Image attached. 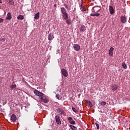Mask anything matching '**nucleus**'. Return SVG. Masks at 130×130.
I'll list each match as a JSON object with an SVG mask.
<instances>
[{
    "mask_svg": "<svg viewBox=\"0 0 130 130\" xmlns=\"http://www.w3.org/2000/svg\"><path fill=\"white\" fill-rule=\"evenodd\" d=\"M34 94L36 95V96H39V98H40L41 96H44V94L38 90H35L34 91Z\"/></svg>",
    "mask_w": 130,
    "mask_h": 130,
    "instance_id": "nucleus-1",
    "label": "nucleus"
},
{
    "mask_svg": "<svg viewBox=\"0 0 130 130\" xmlns=\"http://www.w3.org/2000/svg\"><path fill=\"white\" fill-rule=\"evenodd\" d=\"M61 74L63 75V76L67 78L69 76V73H68V71L64 69H62L61 70Z\"/></svg>",
    "mask_w": 130,
    "mask_h": 130,
    "instance_id": "nucleus-2",
    "label": "nucleus"
},
{
    "mask_svg": "<svg viewBox=\"0 0 130 130\" xmlns=\"http://www.w3.org/2000/svg\"><path fill=\"white\" fill-rule=\"evenodd\" d=\"M55 119L56 121L57 124H61V121H60V117L58 115H56Z\"/></svg>",
    "mask_w": 130,
    "mask_h": 130,
    "instance_id": "nucleus-3",
    "label": "nucleus"
},
{
    "mask_svg": "<svg viewBox=\"0 0 130 130\" xmlns=\"http://www.w3.org/2000/svg\"><path fill=\"white\" fill-rule=\"evenodd\" d=\"M120 20L123 24L125 23L126 22V17L125 15L121 16Z\"/></svg>",
    "mask_w": 130,
    "mask_h": 130,
    "instance_id": "nucleus-4",
    "label": "nucleus"
},
{
    "mask_svg": "<svg viewBox=\"0 0 130 130\" xmlns=\"http://www.w3.org/2000/svg\"><path fill=\"white\" fill-rule=\"evenodd\" d=\"M73 48L74 50H76V51H79V50L81 49V47L78 44H74L73 45Z\"/></svg>",
    "mask_w": 130,
    "mask_h": 130,
    "instance_id": "nucleus-5",
    "label": "nucleus"
},
{
    "mask_svg": "<svg viewBox=\"0 0 130 130\" xmlns=\"http://www.w3.org/2000/svg\"><path fill=\"white\" fill-rule=\"evenodd\" d=\"M11 119L13 122L17 121V116L15 114H12L11 117Z\"/></svg>",
    "mask_w": 130,
    "mask_h": 130,
    "instance_id": "nucleus-6",
    "label": "nucleus"
},
{
    "mask_svg": "<svg viewBox=\"0 0 130 130\" xmlns=\"http://www.w3.org/2000/svg\"><path fill=\"white\" fill-rule=\"evenodd\" d=\"M109 12L111 15H113L115 13V10H114V9L111 6H109Z\"/></svg>",
    "mask_w": 130,
    "mask_h": 130,
    "instance_id": "nucleus-7",
    "label": "nucleus"
},
{
    "mask_svg": "<svg viewBox=\"0 0 130 130\" xmlns=\"http://www.w3.org/2000/svg\"><path fill=\"white\" fill-rule=\"evenodd\" d=\"M39 98L40 99H41V100H42L44 103H47L48 102L47 99H46V97L44 96V95H42Z\"/></svg>",
    "mask_w": 130,
    "mask_h": 130,
    "instance_id": "nucleus-8",
    "label": "nucleus"
},
{
    "mask_svg": "<svg viewBox=\"0 0 130 130\" xmlns=\"http://www.w3.org/2000/svg\"><path fill=\"white\" fill-rule=\"evenodd\" d=\"M113 50H114V48L111 47L109 50V55H110V56H112L113 55Z\"/></svg>",
    "mask_w": 130,
    "mask_h": 130,
    "instance_id": "nucleus-9",
    "label": "nucleus"
},
{
    "mask_svg": "<svg viewBox=\"0 0 130 130\" xmlns=\"http://www.w3.org/2000/svg\"><path fill=\"white\" fill-rule=\"evenodd\" d=\"M111 88H112L113 91H115L117 90L118 86H117L116 84H112L111 85Z\"/></svg>",
    "mask_w": 130,
    "mask_h": 130,
    "instance_id": "nucleus-10",
    "label": "nucleus"
},
{
    "mask_svg": "<svg viewBox=\"0 0 130 130\" xmlns=\"http://www.w3.org/2000/svg\"><path fill=\"white\" fill-rule=\"evenodd\" d=\"M6 20H11L12 19V14L11 12H8L6 18Z\"/></svg>",
    "mask_w": 130,
    "mask_h": 130,
    "instance_id": "nucleus-11",
    "label": "nucleus"
},
{
    "mask_svg": "<svg viewBox=\"0 0 130 130\" xmlns=\"http://www.w3.org/2000/svg\"><path fill=\"white\" fill-rule=\"evenodd\" d=\"M54 38V37L53 36V34L52 33H50L48 37V39L50 41V40H52Z\"/></svg>",
    "mask_w": 130,
    "mask_h": 130,
    "instance_id": "nucleus-12",
    "label": "nucleus"
},
{
    "mask_svg": "<svg viewBox=\"0 0 130 130\" xmlns=\"http://www.w3.org/2000/svg\"><path fill=\"white\" fill-rule=\"evenodd\" d=\"M7 3L9 5H11V6H14L15 5V2L14 0H7Z\"/></svg>",
    "mask_w": 130,
    "mask_h": 130,
    "instance_id": "nucleus-13",
    "label": "nucleus"
},
{
    "mask_svg": "<svg viewBox=\"0 0 130 130\" xmlns=\"http://www.w3.org/2000/svg\"><path fill=\"white\" fill-rule=\"evenodd\" d=\"M62 17L64 19V20H68V19L69 18V16L68 15V13H63L62 14Z\"/></svg>",
    "mask_w": 130,
    "mask_h": 130,
    "instance_id": "nucleus-14",
    "label": "nucleus"
},
{
    "mask_svg": "<svg viewBox=\"0 0 130 130\" xmlns=\"http://www.w3.org/2000/svg\"><path fill=\"white\" fill-rule=\"evenodd\" d=\"M91 17H99L100 16V13H91L90 14Z\"/></svg>",
    "mask_w": 130,
    "mask_h": 130,
    "instance_id": "nucleus-15",
    "label": "nucleus"
},
{
    "mask_svg": "<svg viewBox=\"0 0 130 130\" xmlns=\"http://www.w3.org/2000/svg\"><path fill=\"white\" fill-rule=\"evenodd\" d=\"M80 31H81V32H84L86 31V27H85V25H81Z\"/></svg>",
    "mask_w": 130,
    "mask_h": 130,
    "instance_id": "nucleus-16",
    "label": "nucleus"
},
{
    "mask_svg": "<svg viewBox=\"0 0 130 130\" xmlns=\"http://www.w3.org/2000/svg\"><path fill=\"white\" fill-rule=\"evenodd\" d=\"M40 15V13H39V12H38L37 13H36L35 15V19H36V20H38V19H39Z\"/></svg>",
    "mask_w": 130,
    "mask_h": 130,
    "instance_id": "nucleus-17",
    "label": "nucleus"
},
{
    "mask_svg": "<svg viewBox=\"0 0 130 130\" xmlns=\"http://www.w3.org/2000/svg\"><path fill=\"white\" fill-rule=\"evenodd\" d=\"M66 20V23L68 25H71V24H72V19H71V18H69Z\"/></svg>",
    "mask_w": 130,
    "mask_h": 130,
    "instance_id": "nucleus-18",
    "label": "nucleus"
},
{
    "mask_svg": "<svg viewBox=\"0 0 130 130\" xmlns=\"http://www.w3.org/2000/svg\"><path fill=\"white\" fill-rule=\"evenodd\" d=\"M57 111L59 112V113L60 114H61V115H62V114H64V112L63 111V110H62V109H59L57 110Z\"/></svg>",
    "mask_w": 130,
    "mask_h": 130,
    "instance_id": "nucleus-19",
    "label": "nucleus"
},
{
    "mask_svg": "<svg viewBox=\"0 0 130 130\" xmlns=\"http://www.w3.org/2000/svg\"><path fill=\"white\" fill-rule=\"evenodd\" d=\"M122 67L123 69H124V70H126L127 69V66H126V64L125 62L122 63Z\"/></svg>",
    "mask_w": 130,
    "mask_h": 130,
    "instance_id": "nucleus-20",
    "label": "nucleus"
},
{
    "mask_svg": "<svg viewBox=\"0 0 130 130\" xmlns=\"http://www.w3.org/2000/svg\"><path fill=\"white\" fill-rule=\"evenodd\" d=\"M66 12H67V10H66V9H64V8L62 7L61 8V12L62 14L67 13Z\"/></svg>",
    "mask_w": 130,
    "mask_h": 130,
    "instance_id": "nucleus-21",
    "label": "nucleus"
},
{
    "mask_svg": "<svg viewBox=\"0 0 130 130\" xmlns=\"http://www.w3.org/2000/svg\"><path fill=\"white\" fill-rule=\"evenodd\" d=\"M18 20H24V16L23 15H19L17 17Z\"/></svg>",
    "mask_w": 130,
    "mask_h": 130,
    "instance_id": "nucleus-22",
    "label": "nucleus"
},
{
    "mask_svg": "<svg viewBox=\"0 0 130 130\" xmlns=\"http://www.w3.org/2000/svg\"><path fill=\"white\" fill-rule=\"evenodd\" d=\"M56 97L57 99H58V100H60V95H59V94L57 93L56 94Z\"/></svg>",
    "mask_w": 130,
    "mask_h": 130,
    "instance_id": "nucleus-23",
    "label": "nucleus"
},
{
    "mask_svg": "<svg viewBox=\"0 0 130 130\" xmlns=\"http://www.w3.org/2000/svg\"><path fill=\"white\" fill-rule=\"evenodd\" d=\"M87 103L90 107H92L93 106V105H92V102H91V101H89Z\"/></svg>",
    "mask_w": 130,
    "mask_h": 130,
    "instance_id": "nucleus-24",
    "label": "nucleus"
},
{
    "mask_svg": "<svg viewBox=\"0 0 130 130\" xmlns=\"http://www.w3.org/2000/svg\"><path fill=\"white\" fill-rule=\"evenodd\" d=\"M100 104L102 106H104L106 105V102H102Z\"/></svg>",
    "mask_w": 130,
    "mask_h": 130,
    "instance_id": "nucleus-25",
    "label": "nucleus"
},
{
    "mask_svg": "<svg viewBox=\"0 0 130 130\" xmlns=\"http://www.w3.org/2000/svg\"><path fill=\"white\" fill-rule=\"evenodd\" d=\"M95 124L96 126V128L97 129H100V127L99 126V124H98V123H95Z\"/></svg>",
    "mask_w": 130,
    "mask_h": 130,
    "instance_id": "nucleus-26",
    "label": "nucleus"
},
{
    "mask_svg": "<svg viewBox=\"0 0 130 130\" xmlns=\"http://www.w3.org/2000/svg\"><path fill=\"white\" fill-rule=\"evenodd\" d=\"M72 110L73 111H74V112H75L76 113H77V112H78V111L77 110V109H76V108L72 107Z\"/></svg>",
    "mask_w": 130,
    "mask_h": 130,
    "instance_id": "nucleus-27",
    "label": "nucleus"
},
{
    "mask_svg": "<svg viewBox=\"0 0 130 130\" xmlns=\"http://www.w3.org/2000/svg\"><path fill=\"white\" fill-rule=\"evenodd\" d=\"M71 124H76V122L75 121V120H72L71 122H70Z\"/></svg>",
    "mask_w": 130,
    "mask_h": 130,
    "instance_id": "nucleus-28",
    "label": "nucleus"
},
{
    "mask_svg": "<svg viewBox=\"0 0 130 130\" xmlns=\"http://www.w3.org/2000/svg\"><path fill=\"white\" fill-rule=\"evenodd\" d=\"M0 41H2V42H5L6 41V39L1 38V39H0Z\"/></svg>",
    "mask_w": 130,
    "mask_h": 130,
    "instance_id": "nucleus-29",
    "label": "nucleus"
},
{
    "mask_svg": "<svg viewBox=\"0 0 130 130\" xmlns=\"http://www.w3.org/2000/svg\"><path fill=\"white\" fill-rule=\"evenodd\" d=\"M68 120H69V122H71L73 120V118H72V117H69Z\"/></svg>",
    "mask_w": 130,
    "mask_h": 130,
    "instance_id": "nucleus-30",
    "label": "nucleus"
},
{
    "mask_svg": "<svg viewBox=\"0 0 130 130\" xmlns=\"http://www.w3.org/2000/svg\"><path fill=\"white\" fill-rule=\"evenodd\" d=\"M16 86L15 84L11 86V89H14V88H16Z\"/></svg>",
    "mask_w": 130,
    "mask_h": 130,
    "instance_id": "nucleus-31",
    "label": "nucleus"
},
{
    "mask_svg": "<svg viewBox=\"0 0 130 130\" xmlns=\"http://www.w3.org/2000/svg\"><path fill=\"white\" fill-rule=\"evenodd\" d=\"M73 130H77V127L74 126L72 127V129Z\"/></svg>",
    "mask_w": 130,
    "mask_h": 130,
    "instance_id": "nucleus-32",
    "label": "nucleus"
},
{
    "mask_svg": "<svg viewBox=\"0 0 130 130\" xmlns=\"http://www.w3.org/2000/svg\"><path fill=\"white\" fill-rule=\"evenodd\" d=\"M4 22V19L0 18V23H3Z\"/></svg>",
    "mask_w": 130,
    "mask_h": 130,
    "instance_id": "nucleus-33",
    "label": "nucleus"
},
{
    "mask_svg": "<svg viewBox=\"0 0 130 130\" xmlns=\"http://www.w3.org/2000/svg\"><path fill=\"white\" fill-rule=\"evenodd\" d=\"M70 127L72 129V128H73V127L74 126V125H70Z\"/></svg>",
    "mask_w": 130,
    "mask_h": 130,
    "instance_id": "nucleus-34",
    "label": "nucleus"
},
{
    "mask_svg": "<svg viewBox=\"0 0 130 130\" xmlns=\"http://www.w3.org/2000/svg\"><path fill=\"white\" fill-rule=\"evenodd\" d=\"M65 8H66V9H69V7H68V5H66V6H65Z\"/></svg>",
    "mask_w": 130,
    "mask_h": 130,
    "instance_id": "nucleus-35",
    "label": "nucleus"
},
{
    "mask_svg": "<svg viewBox=\"0 0 130 130\" xmlns=\"http://www.w3.org/2000/svg\"><path fill=\"white\" fill-rule=\"evenodd\" d=\"M54 7H55V8H56V7H57L56 4H54Z\"/></svg>",
    "mask_w": 130,
    "mask_h": 130,
    "instance_id": "nucleus-36",
    "label": "nucleus"
},
{
    "mask_svg": "<svg viewBox=\"0 0 130 130\" xmlns=\"http://www.w3.org/2000/svg\"><path fill=\"white\" fill-rule=\"evenodd\" d=\"M0 4H3V2H2V0H0Z\"/></svg>",
    "mask_w": 130,
    "mask_h": 130,
    "instance_id": "nucleus-37",
    "label": "nucleus"
},
{
    "mask_svg": "<svg viewBox=\"0 0 130 130\" xmlns=\"http://www.w3.org/2000/svg\"><path fill=\"white\" fill-rule=\"evenodd\" d=\"M64 6H65V7H66V6H67V5H66V4H64Z\"/></svg>",
    "mask_w": 130,
    "mask_h": 130,
    "instance_id": "nucleus-38",
    "label": "nucleus"
},
{
    "mask_svg": "<svg viewBox=\"0 0 130 130\" xmlns=\"http://www.w3.org/2000/svg\"><path fill=\"white\" fill-rule=\"evenodd\" d=\"M84 11H86V10H84Z\"/></svg>",
    "mask_w": 130,
    "mask_h": 130,
    "instance_id": "nucleus-39",
    "label": "nucleus"
},
{
    "mask_svg": "<svg viewBox=\"0 0 130 130\" xmlns=\"http://www.w3.org/2000/svg\"><path fill=\"white\" fill-rule=\"evenodd\" d=\"M91 1H94V0H91Z\"/></svg>",
    "mask_w": 130,
    "mask_h": 130,
    "instance_id": "nucleus-40",
    "label": "nucleus"
},
{
    "mask_svg": "<svg viewBox=\"0 0 130 130\" xmlns=\"http://www.w3.org/2000/svg\"><path fill=\"white\" fill-rule=\"evenodd\" d=\"M81 7H82V5H81Z\"/></svg>",
    "mask_w": 130,
    "mask_h": 130,
    "instance_id": "nucleus-41",
    "label": "nucleus"
}]
</instances>
